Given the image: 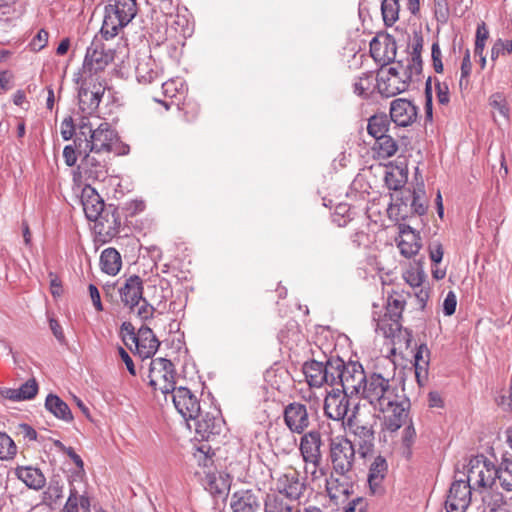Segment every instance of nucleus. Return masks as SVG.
Returning <instances> with one entry per match:
<instances>
[{
  "mask_svg": "<svg viewBox=\"0 0 512 512\" xmlns=\"http://www.w3.org/2000/svg\"><path fill=\"white\" fill-rule=\"evenodd\" d=\"M361 396L379 412L384 414L385 429L397 431L407 420L408 398L394 379L386 378L380 373L368 374Z\"/></svg>",
  "mask_w": 512,
  "mask_h": 512,
  "instance_id": "1",
  "label": "nucleus"
},
{
  "mask_svg": "<svg viewBox=\"0 0 512 512\" xmlns=\"http://www.w3.org/2000/svg\"><path fill=\"white\" fill-rule=\"evenodd\" d=\"M77 128L74 144L80 155L86 152L109 155L118 142L117 133L108 122L95 124L83 117Z\"/></svg>",
  "mask_w": 512,
  "mask_h": 512,
  "instance_id": "2",
  "label": "nucleus"
},
{
  "mask_svg": "<svg viewBox=\"0 0 512 512\" xmlns=\"http://www.w3.org/2000/svg\"><path fill=\"white\" fill-rule=\"evenodd\" d=\"M336 373L333 375L332 386H340L349 394L361 395L363 386L366 384L368 374H365L363 366L359 362L350 361L345 363L341 358H335Z\"/></svg>",
  "mask_w": 512,
  "mask_h": 512,
  "instance_id": "3",
  "label": "nucleus"
},
{
  "mask_svg": "<svg viewBox=\"0 0 512 512\" xmlns=\"http://www.w3.org/2000/svg\"><path fill=\"white\" fill-rule=\"evenodd\" d=\"M137 14L136 0H114L105 7L101 32L115 37L118 31L128 25Z\"/></svg>",
  "mask_w": 512,
  "mask_h": 512,
  "instance_id": "4",
  "label": "nucleus"
},
{
  "mask_svg": "<svg viewBox=\"0 0 512 512\" xmlns=\"http://www.w3.org/2000/svg\"><path fill=\"white\" fill-rule=\"evenodd\" d=\"M109 35H95L90 45L86 49L83 69L90 74L97 73L105 69L113 60L115 52L113 48L105 41L111 39Z\"/></svg>",
  "mask_w": 512,
  "mask_h": 512,
  "instance_id": "5",
  "label": "nucleus"
},
{
  "mask_svg": "<svg viewBox=\"0 0 512 512\" xmlns=\"http://www.w3.org/2000/svg\"><path fill=\"white\" fill-rule=\"evenodd\" d=\"M328 457L335 472L353 471L356 460L353 442L343 435L331 437Z\"/></svg>",
  "mask_w": 512,
  "mask_h": 512,
  "instance_id": "6",
  "label": "nucleus"
},
{
  "mask_svg": "<svg viewBox=\"0 0 512 512\" xmlns=\"http://www.w3.org/2000/svg\"><path fill=\"white\" fill-rule=\"evenodd\" d=\"M322 439L321 434L317 430H311L300 438L299 450L303 461L305 462V472L310 473L315 479L324 473L319 469L322 461Z\"/></svg>",
  "mask_w": 512,
  "mask_h": 512,
  "instance_id": "7",
  "label": "nucleus"
},
{
  "mask_svg": "<svg viewBox=\"0 0 512 512\" xmlns=\"http://www.w3.org/2000/svg\"><path fill=\"white\" fill-rule=\"evenodd\" d=\"M149 385L163 394L172 393L175 387V370L172 362L165 358L152 359L148 373Z\"/></svg>",
  "mask_w": 512,
  "mask_h": 512,
  "instance_id": "8",
  "label": "nucleus"
},
{
  "mask_svg": "<svg viewBox=\"0 0 512 512\" xmlns=\"http://www.w3.org/2000/svg\"><path fill=\"white\" fill-rule=\"evenodd\" d=\"M336 369L335 358H330L325 363L311 360L305 362L302 368L308 385L315 388H320L324 384L332 386Z\"/></svg>",
  "mask_w": 512,
  "mask_h": 512,
  "instance_id": "9",
  "label": "nucleus"
},
{
  "mask_svg": "<svg viewBox=\"0 0 512 512\" xmlns=\"http://www.w3.org/2000/svg\"><path fill=\"white\" fill-rule=\"evenodd\" d=\"M467 480L475 487H490L497 480V468L483 457L471 459L467 471Z\"/></svg>",
  "mask_w": 512,
  "mask_h": 512,
  "instance_id": "10",
  "label": "nucleus"
},
{
  "mask_svg": "<svg viewBox=\"0 0 512 512\" xmlns=\"http://www.w3.org/2000/svg\"><path fill=\"white\" fill-rule=\"evenodd\" d=\"M354 477L352 471L335 472L332 469L326 479V490L330 499L336 503H344L354 493Z\"/></svg>",
  "mask_w": 512,
  "mask_h": 512,
  "instance_id": "11",
  "label": "nucleus"
},
{
  "mask_svg": "<svg viewBox=\"0 0 512 512\" xmlns=\"http://www.w3.org/2000/svg\"><path fill=\"white\" fill-rule=\"evenodd\" d=\"M409 87V76H403L398 67L382 70L377 78L378 92L384 97H393L406 91Z\"/></svg>",
  "mask_w": 512,
  "mask_h": 512,
  "instance_id": "12",
  "label": "nucleus"
},
{
  "mask_svg": "<svg viewBox=\"0 0 512 512\" xmlns=\"http://www.w3.org/2000/svg\"><path fill=\"white\" fill-rule=\"evenodd\" d=\"M84 156L77 167L79 176L91 181H101L107 177L108 154L94 152L83 153Z\"/></svg>",
  "mask_w": 512,
  "mask_h": 512,
  "instance_id": "13",
  "label": "nucleus"
},
{
  "mask_svg": "<svg viewBox=\"0 0 512 512\" xmlns=\"http://www.w3.org/2000/svg\"><path fill=\"white\" fill-rule=\"evenodd\" d=\"M171 394L175 408L187 421L188 427L192 428L190 419H195V417L199 416L201 410L197 396L186 387H178Z\"/></svg>",
  "mask_w": 512,
  "mask_h": 512,
  "instance_id": "14",
  "label": "nucleus"
},
{
  "mask_svg": "<svg viewBox=\"0 0 512 512\" xmlns=\"http://www.w3.org/2000/svg\"><path fill=\"white\" fill-rule=\"evenodd\" d=\"M471 489L474 488L467 479H456L447 496V512H465L471 502Z\"/></svg>",
  "mask_w": 512,
  "mask_h": 512,
  "instance_id": "15",
  "label": "nucleus"
},
{
  "mask_svg": "<svg viewBox=\"0 0 512 512\" xmlns=\"http://www.w3.org/2000/svg\"><path fill=\"white\" fill-rule=\"evenodd\" d=\"M276 489L280 495L290 500H298L303 495L306 485L303 479L300 478L299 472L289 468L278 476Z\"/></svg>",
  "mask_w": 512,
  "mask_h": 512,
  "instance_id": "16",
  "label": "nucleus"
},
{
  "mask_svg": "<svg viewBox=\"0 0 512 512\" xmlns=\"http://www.w3.org/2000/svg\"><path fill=\"white\" fill-rule=\"evenodd\" d=\"M348 394L340 388H333L324 400L325 415L338 422H343L350 408Z\"/></svg>",
  "mask_w": 512,
  "mask_h": 512,
  "instance_id": "17",
  "label": "nucleus"
},
{
  "mask_svg": "<svg viewBox=\"0 0 512 512\" xmlns=\"http://www.w3.org/2000/svg\"><path fill=\"white\" fill-rule=\"evenodd\" d=\"M193 422V426L196 434L202 439L209 441L216 435H219L224 427V421L220 417L218 412L202 413L199 412V416L195 419H190Z\"/></svg>",
  "mask_w": 512,
  "mask_h": 512,
  "instance_id": "18",
  "label": "nucleus"
},
{
  "mask_svg": "<svg viewBox=\"0 0 512 512\" xmlns=\"http://www.w3.org/2000/svg\"><path fill=\"white\" fill-rule=\"evenodd\" d=\"M285 425L297 434H302L310 425L307 406L300 402L289 403L283 412Z\"/></svg>",
  "mask_w": 512,
  "mask_h": 512,
  "instance_id": "19",
  "label": "nucleus"
},
{
  "mask_svg": "<svg viewBox=\"0 0 512 512\" xmlns=\"http://www.w3.org/2000/svg\"><path fill=\"white\" fill-rule=\"evenodd\" d=\"M348 425L352 429L354 435V446H358V454L365 458L372 454L374 450L375 431L369 423H352V419L348 418Z\"/></svg>",
  "mask_w": 512,
  "mask_h": 512,
  "instance_id": "20",
  "label": "nucleus"
},
{
  "mask_svg": "<svg viewBox=\"0 0 512 512\" xmlns=\"http://www.w3.org/2000/svg\"><path fill=\"white\" fill-rule=\"evenodd\" d=\"M390 120L399 127L411 126L418 116L417 107L405 98L394 99L390 103Z\"/></svg>",
  "mask_w": 512,
  "mask_h": 512,
  "instance_id": "21",
  "label": "nucleus"
},
{
  "mask_svg": "<svg viewBox=\"0 0 512 512\" xmlns=\"http://www.w3.org/2000/svg\"><path fill=\"white\" fill-rule=\"evenodd\" d=\"M105 88L101 84L83 82L78 91L79 107L84 113L94 112L104 95Z\"/></svg>",
  "mask_w": 512,
  "mask_h": 512,
  "instance_id": "22",
  "label": "nucleus"
},
{
  "mask_svg": "<svg viewBox=\"0 0 512 512\" xmlns=\"http://www.w3.org/2000/svg\"><path fill=\"white\" fill-rule=\"evenodd\" d=\"M119 295L124 306L128 307L130 311H134L143 298L142 279L137 275L128 277L119 288Z\"/></svg>",
  "mask_w": 512,
  "mask_h": 512,
  "instance_id": "23",
  "label": "nucleus"
},
{
  "mask_svg": "<svg viewBox=\"0 0 512 512\" xmlns=\"http://www.w3.org/2000/svg\"><path fill=\"white\" fill-rule=\"evenodd\" d=\"M397 51L396 41L387 35L382 40L373 38L370 43V53L373 59L384 66L395 60Z\"/></svg>",
  "mask_w": 512,
  "mask_h": 512,
  "instance_id": "24",
  "label": "nucleus"
},
{
  "mask_svg": "<svg viewBox=\"0 0 512 512\" xmlns=\"http://www.w3.org/2000/svg\"><path fill=\"white\" fill-rule=\"evenodd\" d=\"M80 199L85 216L89 221H97L101 218L105 204L103 199L90 184L85 185L82 189Z\"/></svg>",
  "mask_w": 512,
  "mask_h": 512,
  "instance_id": "25",
  "label": "nucleus"
},
{
  "mask_svg": "<svg viewBox=\"0 0 512 512\" xmlns=\"http://www.w3.org/2000/svg\"><path fill=\"white\" fill-rule=\"evenodd\" d=\"M388 470L387 461L382 456H377L370 464L368 473L369 491L374 496H382L385 493L383 485Z\"/></svg>",
  "mask_w": 512,
  "mask_h": 512,
  "instance_id": "26",
  "label": "nucleus"
},
{
  "mask_svg": "<svg viewBox=\"0 0 512 512\" xmlns=\"http://www.w3.org/2000/svg\"><path fill=\"white\" fill-rule=\"evenodd\" d=\"M134 339L137 340L135 348L136 353L143 359L152 357L160 345L153 331L145 325L139 328L137 336Z\"/></svg>",
  "mask_w": 512,
  "mask_h": 512,
  "instance_id": "27",
  "label": "nucleus"
},
{
  "mask_svg": "<svg viewBox=\"0 0 512 512\" xmlns=\"http://www.w3.org/2000/svg\"><path fill=\"white\" fill-rule=\"evenodd\" d=\"M398 248L406 258H411L419 252L421 248L420 237L410 226L401 228Z\"/></svg>",
  "mask_w": 512,
  "mask_h": 512,
  "instance_id": "28",
  "label": "nucleus"
},
{
  "mask_svg": "<svg viewBox=\"0 0 512 512\" xmlns=\"http://www.w3.org/2000/svg\"><path fill=\"white\" fill-rule=\"evenodd\" d=\"M135 73L138 82L143 84H150L160 76L158 65L151 57L139 59Z\"/></svg>",
  "mask_w": 512,
  "mask_h": 512,
  "instance_id": "29",
  "label": "nucleus"
},
{
  "mask_svg": "<svg viewBox=\"0 0 512 512\" xmlns=\"http://www.w3.org/2000/svg\"><path fill=\"white\" fill-rule=\"evenodd\" d=\"M230 506L233 512H256L259 503L254 493L242 491L232 496Z\"/></svg>",
  "mask_w": 512,
  "mask_h": 512,
  "instance_id": "30",
  "label": "nucleus"
},
{
  "mask_svg": "<svg viewBox=\"0 0 512 512\" xmlns=\"http://www.w3.org/2000/svg\"><path fill=\"white\" fill-rule=\"evenodd\" d=\"M18 479L25 483L31 489L39 490L45 486L46 478L40 469L25 466L16 469Z\"/></svg>",
  "mask_w": 512,
  "mask_h": 512,
  "instance_id": "31",
  "label": "nucleus"
},
{
  "mask_svg": "<svg viewBox=\"0 0 512 512\" xmlns=\"http://www.w3.org/2000/svg\"><path fill=\"white\" fill-rule=\"evenodd\" d=\"M38 392V384L35 379H29L19 388H8L3 392L5 398L12 401H25L33 399Z\"/></svg>",
  "mask_w": 512,
  "mask_h": 512,
  "instance_id": "32",
  "label": "nucleus"
},
{
  "mask_svg": "<svg viewBox=\"0 0 512 512\" xmlns=\"http://www.w3.org/2000/svg\"><path fill=\"white\" fill-rule=\"evenodd\" d=\"M101 270L111 276L118 274L122 267L120 253L114 248H106L100 256Z\"/></svg>",
  "mask_w": 512,
  "mask_h": 512,
  "instance_id": "33",
  "label": "nucleus"
},
{
  "mask_svg": "<svg viewBox=\"0 0 512 512\" xmlns=\"http://www.w3.org/2000/svg\"><path fill=\"white\" fill-rule=\"evenodd\" d=\"M45 407L58 419L66 422L73 420V415L69 406L57 395L49 394L45 400Z\"/></svg>",
  "mask_w": 512,
  "mask_h": 512,
  "instance_id": "34",
  "label": "nucleus"
},
{
  "mask_svg": "<svg viewBox=\"0 0 512 512\" xmlns=\"http://www.w3.org/2000/svg\"><path fill=\"white\" fill-rule=\"evenodd\" d=\"M430 360V351L426 344H421L414 355V367L417 381L421 383V379H426L428 375V366Z\"/></svg>",
  "mask_w": 512,
  "mask_h": 512,
  "instance_id": "35",
  "label": "nucleus"
},
{
  "mask_svg": "<svg viewBox=\"0 0 512 512\" xmlns=\"http://www.w3.org/2000/svg\"><path fill=\"white\" fill-rule=\"evenodd\" d=\"M391 120L384 113L375 114L369 118L367 130L374 137H380L387 134Z\"/></svg>",
  "mask_w": 512,
  "mask_h": 512,
  "instance_id": "36",
  "label": "nucleus"
},
{
  "mask_svg": "<svg viewBox=\"0 0 512 512\" xmlns=\"http://www.w3.org/2000/svg\"><path fill=\"white\" fill-rule=\"evenodd\" d=\"M377 313L373 314V321L375 322V330L376 332H381L385 338H389L394 335V333L400 330V322L388 317V315H383L376 317Z\"/></svg>",
  "mask_w": 512,
  "mask_h": 512,
  "instance_id": "37",
  "label": "nucleus"
},
{
  "mask_svg": "<svg viewBox=\"0 0 512 512\" xmlns=\"http://www.w3.org/2000/svg\"><path fill=\"white\" fill-rule=\"evenodd\" d=\"M497 480L507 492L512 491V459L504 458L497 467Z\"/></svg>",
  "mask_w": 512,
  "mask_h": 512,
  "instance_id": "38",
  "label": "nucleus"
},
{
  "mask_svg": "<svg viewBox=\"0 0 512 512\" xmlns=\"http://www.w3.org/2000/svg\"><path fill=\"white\" fill-rule=\"evenodd\" d=\"M484 512H507L506 500L499 492H488L483 496Z\"/></svg>",
  "mask_w": 512,
  "mask_h": 512,
  "instance_id": "39",
  "label": "nucleus"
},
{
  "mask_svg": "<svg viewBox=\"0 0 512 512\" xmlns=\"http://www.w3.org/2000/svg\"><path fill=\"white\" fill-rule=\"evenodd\" d=\"M399 10V0H382L381 12L386 26H392L399 19Z\"/></svg>",
  "mask_w": 512,
  "mask_h": 512,
  "instance_id": "40",
  "label": "nucleus"
},
{
  "mask_svg": "<svg viewBox=\"0 0 512 512\" xmlns=\"http://www.w3.org/2000/svg\"><path fill=\"white\" fill-rule=\"evenodd\" d=\"M378 154L383 158L392 157L398 150L396 141L390 135L375 138Z\"/></svg>",
  "mask_w": 512,
  "mask_h": 512,
  "instance_id": "41",
  "label": "nucleus"
},
{
  "mask_svg": "<svg viewBox=\"0 0 512 512\" xmlns=\"http://www.w3.org/2000/svg\"><path fill=\"white\" fill-rule=\"evenodd\" d=\"M162 90L165 97L173 99L178 95L184 94L185 84L180 78L169 79L162 83Z\"/></svg>",
  "mask_w": 512,
  "mask_h": 512,
  "instance_id": "42",
  "label": "nucleus"
},
{
  "mask_svg": "<svg viewBox=\"0 0 512 512\" xmlns=\"http://www.w3.org/2000/svg\"><path fill=\"white\" fill-rule=\"evenodd\" d=\"M489 104L504 120L509 121L510 109L503 93H493L489 98Z\"/></svg>",
  "mask_w": 512,
  "mask_h": 512,
  "instance_id": "43",
  "label": "nucleus"
},
{
  "mask_svg": "<svg viewBox=\"0 0 512 512\" xmlns=\"http://www.w3.org/2000/svg\"><path fill=\"white\" fill-rule=\"evenodd\" d=\"M17 452L14 441L6 433L0 432V459H12Z\"/></svg>",
  "mask_w": 512,
  "mask_h": 512,
  "instance_id": "44",
  "label": "nucleus"
},
{
  "mask_svg": "<svg viewBox=\"0 0 512 512\" xmlns=\"http://www.w3.org/2000/svg\"><path fill=\"white\" fill-rule=\"evenodd\" d=\"M63 486L58 481H51L44 492V502L50 506L56 504L62 498Z\"/></svg>",
  "mask_w": 512,
  "mask_h": 512,
  "instance_id": "45",
  "label": "nucleus"
},
{
  "mask_svg": "<svg viewBox=\"0 0 512 512\" xmlns=\"http://www.w3.org/2000/svg\"><path fill=\"white\" fill-rule=\"evenodd\" d=\"M265 512H292V507L280 496H272L265 503Z\"/></svg>",
  "mask_w": 512,
  "mask_h": 512,
  "instance_id": "46",
  "label": "nucleus"
},
{
  "mask_svg": "<svg viewBox=\"0 0 512 512\" xmlns=\"http://www.w3.org/2000/svg\"><path fill=\"white\" fill-rule=\"evenodd\" d=\"M489 37V31L484 22L481 24H478L477 30H476V40H475V48H474V54L480 55L481 52H484L486 40Z\"/></svg>",
  "mask_w": 512,
  "mask_h": 512,
  "instance_id": "47",
  "label": "nucleus"
},
{
  "mask_svg": "<svg viewBox=\"0 0 512 512\" xmlns=\"http://www.w3.org/2000/svg\"><path fill=\"white\" fill-rule=\"evenodd\" d=\"M384 180H385L386 186L390 190L397 191L404 186V184L406 182V177L401 172L396 173L394 171H389V172H386Z\"/></svg>",
  "mask_w": 512,
  "mask_h": 512,
  "instance_id": "48",
  "label": "nucleus"
},
{
  "mask_svg": "<svg viewBox=\"0 0 512 512\" xmlns=\"http://www.w3.org/2000/svg\"><path fill=\"white\" fill-rule=\"evenodd\" d=\"M403 301L397 298H389L387 302L386 312L384 315H388V317L400 322V318L402 316L403 311Z\"/></svg>",
  "mask_w": 512,
  "mask_h": 512,
  "instance_id": "49",
  "label": "nucleus"
},
{
  "mask_svg": "<svg viewBox=\"0 0 512 512\" xmlns=\"http://www.w3.org/2000/svg\"><path fill=\"white\" fill-rule=\"evenodd\" d=\"M512 53V40L503 41L498 39L491 48V60L494 62L500 54Z\"/></svg>",
  "mask_w": 512,
  "mask_h": 512,
  "instance_id": "50",
  "label": "nucleus"
},
{
  "mask_svg": "<svg viewBox=\"0 0 512 512\" xmlns=\"http://www.w3.org/2000/svg\"><path fill=\"white\" fill-rule=\"evenodd\" d=\"M435 90L438 103L441 105L449 104L450 90L448 83L435 79Z\"/></svg>",
  "mask_w": 512,
  "mask_h": 512,
  "instance_id": "51",
  "label": "nucleus"
},
{
  "mask_svg": "<svg viewBox=\"0 0 512 512\" xmlns=\"http://www.w3.org/2000/svg\"><path fill=\"white\" fill-rule=\"evenodd\" d=\"M423 194L424 191L422 189L414 190L412 193L411 208L418 215L425 214L427 210V203L423 199Z\"/></svg>",
  "mask_w": 512,
  "mask_h": 512,
  "instance_id": "52",
  "label": "nucleus"
},
{
  "mask_svg": "<svg viewBox=\"0 0 512 512\" xmlns=\"http://www.w3.org/2000/svg\"><path fill=\"white\" fill-rule=\"evenodd\" d=\"M154 311V307L149 304L145 298H142L140 304H138L132 312L135 313L138 318L145 321L153 317Z\"/></svg>",
  "mask_w": 512,
  "mask_h": 512,
  "instance_id": "53",
  "label": "nucleus"
},
{
  "mask_svg": "<svg viewBox=\"0 0 512 512\" xmlns=\"http://www.w3.org/2000/svg\"><path fill=\"white\" fill-rule=\"evenodd\" d=\"M396 67H398L403 76H409V83L413 80L414 77L419 76L422 72V67L416 63H413L409 59L406 66H403L400 62H398Z\"/></svg>",
  "mask_w": 512,
  "mask_h": 512,
  "instance_id": "54",
  "label": "nucleus"
},
{
  "mask_svg": "<svg viewBox=\"0 0 512 512\" xmlns=\"http://www.w3.org/2000/svg\"><path fill=\"white\" fill-rule=\"evenodd\" d=\"M416 440V430L412 424L407 425L402 432V445L405 447L407 454H410L411 447Z\"/></svg>",
  "mask_w": 512,
  "mask_h": 512,
  "instance_id": "55",
  "label": "nucleus"
},
{
  "mask_svg": "<svg viewBox=\"0 0 512 512\" xmlns=\"http://www.w3.org/2000/svg\"><path fill=\"white\" fill-rule=\"evenodd\" d=\"M432 65L436 73H443L442 52L438 42H434L431 47Z\"/></svg>",
  "mask_w": 512,
  "mask_h": 512,
  "instance_id": "56",
  "label": "nucleus"
},
{
  "mask_svg": "<svg viewBox=\"0 0 512 512\" xmlns=\"http://www.w3.org/2000/svg\"><path fill=\"white\" fill-rule=\"evenodd\" d=\"M48 37L49 34L46 30H39L30 42L31 49L34 51L42 50L48 43Z\"/></svg>",
  "mask_w": 512,
  "mask_h": 512,
  "instance_id": "57",
  "label": "nucleus"
},
{
  "mask_svg": "<svg viewBox=\"0 0 512 512\" xmlns=\"http://www.w3.org/2000/svg\"><path fill=\"white\" fill-rule=\"evenodd\" d=\"M457 306V297L453 291H449L443 302V313L451 316L455 313Z\"/></svg>",
  "mask_w": 512,
  "mask_h": 512,
  "instance_id": "58",
  "label": "nucleus"
},
{
  "mask_svg": "<svg viewBox=\"0 0 512 512\" xmlns=\"http://www.w3.org/2000/svg\"><path fill=\"white\" fill-rule=\"evenodd\" d=\"M78 507V491L75 487H70L69 497L62 512H78Z\"/></svg>",
  "mask_w": 512,
  "mask_h": 512,
  "instance_id": "59",
  "label": "nucleus"
},
{
  "mask_svg": "<svg viewBox=\"0 0 512 512\" xmlns=\"http://www.w3.org/2000/svg\"><path fill=\"white\" fill-rule=\"evenodd\" d=\"M75 125L72 117L65 118L61 123V136L65 141L70 140L73 135H76Z\"/></svg>",
  "mask_w": 512,
  "mask_h": 512,
  "instance_id": "60",
  "label": "nucleus"
},
{
  "mask_svg": "<svg viewBox=\"0 0 512 512\" xmlns=\"http://www.w3.org/2000/svg\"><path fill=\"white\" fill-rule=\"evenodd\" d=\"M127 216H134L145 209V203L142 200H131L125 203L124 208Z\"/></svg>",
  "mask_w": 512,
  "mask_h": 512,
  "instance_id": "61",
  "label": "nucleus"
},
{
  "mask_svg": "<svg viewBox=\"0 0 512 512\" xmlns=\"http://www.w3.org/2000/svg\"><path fill=\"white\" fill-rule=\"evenodd\" d=\"M77 147L66 145L63 149V158L67 166L72 167L77 162Z\"/></svg>",
  "mask_w": 512,
  "mask_h": 512,
  "instance_id": "62",
  "label": "nucleus"
},
{
  "mask_svg": "<svg viewBox=\"0 0 512 512\" xmlns=\"http://www.w3.org/2000/svg\"><path fill=\"white\" fill-rule=\"evenodd\" d=\"M49 278H50V292L53 297L57 298L62 295V284L58 276L53 273L49 272Z\"/></svg>",
  "mask_w": 512,
  "mask_h": 512,
  "instance_id": "63",
  "label": "nucleus"
},
{
  "mask_svg": "<svg viewBox=\"0 0 512 512\" xmlns=\"http://www.w3.org/2000/svg\"><path fill=\"white\" fill-rule=\"evenodd\" d=\"M88 290L95 309L97 311H103V305L98 288L94 284H90L88 286Z\"/></svg>",
  "mask_w": 512,
  "mask_h": 512,
  "instance_id": "64",
  "label": "nucleus"
}]
</instances>
